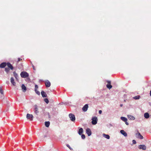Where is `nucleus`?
Here are the masks:
<instances>
[{
  "label": "nucleus",
  "instance_id": "28",
  "mask_svg": "<svg viewBox=\"0 0 151 151\" xmlns=\"http://www.w3.org/2000/svg\"><path fill=\"white\" fill-rule=\"evenodd\" d=\"M5 70L6 72L7 73H8L9 71V68H5Z\"/></svg>",
  "mask_w": 151,
  "mask_h": 151
},
{
  "label": "nucleus",
  "instance_id": "10",
  "mask_svg": "<svg viewBox=\"0 0 151 151\" xmlns=\"http://www.w3.org/2000/svg\"><path fill=\"white\" fill-rule=\"evenodd\" d=\"M108 84L106 85V87L109 89L111 88L112 87V86L111 85V81H107Z\"/></svg>",
  "mask_w": 151,
  "mask_h": 151
},
{
  "label": "nucleus",
  "instance_id": "2",
  "mask_svg": "<svg viewBox=\"0 0 151 151\" xmlns=\"http://www.w3.org/2000/svg\"><path fill=\"white\" fill-rule=\"evenodd\" d=\"M135 136L136 137L140 139H142L143 138V137L140 134V133L137 130V132L135 134Z\"/></svg>",
  "mask_w": 151,
  "mask_h": 151
},
{
  "label": "nucleus",
  "instance_id": "34",
  "mask_svg": "<svg viewBox=\"0 0 151 151\" xmlns=\"http://www.w3.org/2000/svg\"><path fill=\"white\" fill-rule=\"evenodd\" d=\"M22 60V59H20L19 58H18V62H19V61H20L21 60Z\"/></svg>",
  "mask_w": 151,
  "mask_h": 151
},
{
  "label": "nucleus",
  "instance_id": "13",
  "mask_svg": "<svg viewBox=\"0 0 151 151\" xmlns=\"http://www.w3.org/2000/svg\"><path fill=\"white\" fill-rule=\"evenodd\" d=\"M120 132L123 135L124 137H127V133L124 130H122L120 131Z\"/></svg>",
  "mask_w": 151,
  "mask_h": 151
},
{
  "label": "nucleus",
  "instance_id": "18",
  "mask_svg": "<svg viewBox=\"0 0 151 151\" xmlns=\"http://www.w3.org/2000/svg\"><path fill=\"white\" fill-rule=\"evenodd\" d=\"M6 64H7L5 63H1L0 65V67L2 68H4L6 66Z\"/></svg>",
  "mask_w": 151,
  "mask_h": 151
},
{
  "label": "nucleus",
  "instance_id": "41",
  "mask_svg": "<svg viewBox=\"0 0 151 151\" xmlns=\"http://www.w3.org/2000/svg\"><path fill=\"white\" fill-rule=\"evenodd\" d=\"M122 106H123V105L122 104L120 105V106L121 107H122Z\"/></svg>",
  "mask_w": 151,
  "mask_h": 151
},
{
  "label": "nucleus",
  "instance_id": "1",
  "mask_svg": "<svg viewBox=\"0 0 151 151\" xmlns=\"http://www.w3.org/2000/svg\"><path fill=\"white\" fill-rule=\"evenodd\" d=\"M20 75L22 77L25 78L29 76V74L27 72L23 71L21 73Z\"/></svg>",
  "mask_w": 151,
  "mask_h": 151
},
{
  "label": "nucleus",
  "instance_id": "16",
  "mask_svg": "<svg viewBox=\"0 0 151 151\" xmlns=\"http://www.w3.org/2000/svg\"><path fill=\"white\" fill-rule=\"evenodd\" d=\"M11 82L14 86H15L16 83L14 81V79L13 77L11 78Z\"/></svg>",
  "mask_w": 151,
  "mask_h": 151
},
{
  "label": "nucleus",
  "instance_id": "25",
  "mask_svg": "<svg viewBox=\"0 0 151 151\" xmlns=\"http://www.w3.org/2000/svg\"><path fill=\"white\" fill-rule=\"evenodd\" d=\"M14 76L15 77V78H16V79L17 80L18 79L17 78L18 75L15 72H13Z\"/></svg>",
  "mask_w": 151,
  "mask_h": 151
},
{
  "label": "nucleus",
  "instance_id": "11",
  "mask_svg": "<svg viewBox=\"0 0 151 151\" xmlns=\"http://www.w3.org/2000/svg\"><path fill=\"white\" fill-rule=\"evenodd\" d=\"M46 86L47 87H49L50 86V83L48 80L46 81L45 83Z\"/></svg>",
  "mask_w": 151,
  "mask_h": 151
},
{
  "label": "nucleus",
  "instance_id": "15",
  "mask_svg": "<svg viewBox=\"0 0 151 151\" xmlns=\"http://www.w3.org/2000/svg\"><path fill=\"white\" fill-rule=\"evenodd\" d=\"M22 91L23 92H24L26 91L27 90L26 87L24 86V85L23 84L22 85Z\"/></svg>",
  "mask_w": 151,
  "mask_h": 151
},
{
  "label": "nucleus",
  "instance_id": "20",
  "mask_svg": "<svg viewBox=\"0 0 151 151\" xmlns=\"http://www.w3.org/2000/svg\"><path fill=\"white\" fill-rule=\"evenodd\" d=\"M103 136L104 137H105V138L108 139H110V136L108 134H106L104 133L103 134Z\"/></svg>",
  "mask_w": 151,
  "mask_h": 151
},
{
  "label": "nucleus",
  "instance_id": "24",
  "mask_svg": "<svg viewBox=\"0 0 151 151\" xmlns=\"http://www.w3.org/2000/svg\"><path fill=\"white\" fill-rule=\"evenodd\" d=\"M140 98V96L139 95H137L134 97L133 98L135 100H137L139 99Z\"/></svg>",
  "mask_w": 151,
  "mask_h": 151
},
{
  "label": "nucleus",
  "instance_id": "33",
  "mask_svg": "<svg viewBox=\"0 0 151 151\" xmlns=\"http://www.w3.org/2000/svg\"><path fill=\"white\" fill-rule=\"evenodd\" d=\"M132 143L133 144H135L136 143V142L135 140H132Z\"/></svg>",
  "mask_w": 151,
  "mask_h": 151
},
{
  "label": "nucleus",
  "instance_id": "38",
  "mask_svg": "<svg viewBox=\"0 0 151 151\" xmlns=\"http://www.w3.org/2000/svg\"><path fill=\"white\" fill-rule=\"evenodd\" d=\"M47 114H48V116L49 118H50V115L49 113H48Z\"/></svg>",
  "mask_w": 151,
  "mask_h": 151
},
{
  "label": "nucleus",
  "instance_id": "40",
  "mask_svg": "<svg viewBox=\"0 0 151 151\" xmlns=\"http://www.w3.org/2000/svg\"><path fill=\"white\" fill-rule=\"evenodd\" d=\"M150 96H151V90L150 91Z\"/></svg>",
  "mask_w": 151,
  "mask_h": 151
},
{
  "label": "nucleus",
  "instance_id": "23",
  "mask_svg": "<svg viewBox=\"0 0 151 151\" xmlns=\"http://www.w3.org/2000/svg\"><path fill=\"white\" fill-rule=\"evenodd\" d=\"M121 119L124 122H126L127 121V118L124 117H121Z\"/></svg>",
  "mask_w": 151,
  "mask_h": 151
},
{
  "label": "nucleus",
  "instance_id": "31",
  "mask_svg": "<svg viewBox=\"0 0 151 151\" xmlns=\"http://www.w3.org/2000/svg\"><path fill=\"white\" fill-rule=\"evenodd\" d=\"M66 146L71 150H73V149L70 147V145L68 144H67Z\"/></svg>",
  "mask_w": 151,
  "mask_h": 151
},
{
  "label": "nucleus",
  "instance_id": "19",
  "mask_svg": "<svg viewBox=\"0 0 151 151\" xmlns=\"http://www.w3.org/2000/svg\"><path fill=\"white\" fill-rule=\"evenodd\" d=\"M83 132V129L82 128H80L78 130V133L80 135H81Z\"/></svg>",
  "mask_w": 151,
  "mask_h": 151
},
{
  "label": "nucleus",
  "instance_id": "26",
  "mask_svg": "<svg viewBox=\"0 0 151 151\" xmlns=\"http://www.w3.org/2000/svg\"><path fill=\"white\" fill-rule=\"evenodd\" d=\"M0 93L2 95L1 97H3L4 95V91L0 87Z\"/></svg>",
  "mask_w": 151,
  "mask_h": 151
},
{
  "label": "nucleus",
  "instance_id": "4",
  "mask_svg": "<svg viewBox=\"0 0 151 151\" xmlns=\"http://www.w3.org/2000/svg\"><path fill=\"white\" fill-rule=\"evenodd\" d=\"M69 116L71 121L74 122L75 121V117L74 114H70L69 115Z\"/></svg>",
  "mask_w": 151,
  "mask_h": 151
},
{
  "label": "nucleus",
  "instance_id": "12",
  "mask_svg": "<svg viewBox=\"0 0 151 151\" xmlns=\"http://www.w3.org/2000/svg\"><path fill=\"white\" fill-rule=\"evenodd\" d=\"M127 117L130 120H134L135 119V117L131 115H127Z\"/></svg>",
  "mask_w": 151,
  "mask_h": 151
},
{
  "label": "nucleus",
  "instance_id": "32",
  "mask_svg": "<svg viewBox=\"0 0 151 151\" xmlns=\"http://www.w3.org/2000/svg\"><path fill=\"white\" fill-rule=\"evenodd\" d=\"M38 88V86L37 85H35V89H37Z\"/></svg>",
  "mask_w": 151,
  "mask_h": 151
},
{
  "label": "nucleus",
  "instance_id": "37",
  "mask_svg": "<svg viewBox=\"0 0 151 151\" xmlns=\"http://www.w3.org/2000/svg\"><path fill=\"white\" fill-rule=\"evenodd\" d=\"M32 67H33V69L34 70H35V68L33 65H32Z\"/></svg>",
  "mask_w": 151,
  "mask_h": 151
},
{
  "label": "nucleus",
  "instance_id": "36",
  "mask_svg": "<svg viewBox=\"0 0 151 151\" xmlns=\"http://www.w3.org/2000/svg\"><path fill=\"white\" fill-rule=\"evenodd\" d=\"M125 124L127 125H129V123L127 122V121L126 122H125Z\"/></svg>",
  "mask_w": 151,
  "mask_h": 151
},
{
  "label": "nucleus",
  "instance_id": "35",
  "mask_svg": "<svg viewBox=\"0 0 151 151\" xmlns=\"http://www.w3.org/2000/svg\"><path fill=\"white\" fill-rule=\"evenodd\" d=\"M102 111L101 110H99V114H101L102 113Z\"/></svg>",
  "mask_w": 151,
  "mask_h": 151
},
{
  "label": "nucleus",
  "instance_id": "9",
  "mask_svg": "<svg viewBox=\"0 0 151 151\" xmlns=\"http://www.w3.org/2000/svg\"><path fill=\"white\" fill-rule=\"evenodd\" d=\"M86 133L87 134L88 136H90L91 134V129L89 128H87L86 130Z\"/></svg>",
  "mask_w": 151,
  "mask_h": 151
},
{
  "label": "nucleus",
  "instance_id": "27",
  "mask_svg": "<svg viewBox=\"0 0 151 151\" xmlns=\"http://www.w3.org/2000/svg\"><path fill=\"white\" fill-rule=\"evenodd\" d=\"M35 93L38 95H40V92L38 91L37 89H35Z\"/></svg>",
  "mask_w": 151,
  "mask_h": 151
},
{
  "label": "nucleus",
  "instance_id": "3",
  "mask_svg": "<svg viewBox=\"0 0 151 151\" xmlns=\"http://www.w3.org/2000/svg\"><path fill=\"white\" fill-rule=\"evenodd\" d=\"M92 124L93 125H95L97 123L98 119L96 116H94L92 118Z\"/></svg>",
  "mask_w": 151,
  "mask_h": 151
},
{
  "label": "nucleus",
  "instance_id": "30",
  "mask_svg": "<svg viewBox=\"0 0 151 151\" xmlns=\"http://www.w3.org/2000/svg\"><path fill=\"white\" fill-rule=\"evenodd\" d=\"M81 137L82 139H84L85 138V135L84 134H82L81 135Z\"/></svg>",
  "mask_w": 151,
  "mask_h": 151
},
{
  "label": "nucleus",
  "instance_id": "29",
  "mask_svg": "<svg viewBox=\"0 0 151 151\" xmlns=\"http://www.w3.org/2000/svg\"><path fill=\"white\" fill-rule=\"evenodd\" d=\"M44 101L47 104L49 103V100L48 99L46 98L44 99Z\"/></svg>",
  "mask_w": 151,
  "mask_h": 151
},
{
  "label": "nucleus",
  "instance_id": "21",
  "mask_svg": "<svg viewBox=\"0 0 151 151\" xmlns=\"http://www.w3.org/2000/svg\"><path fill=\"white\" fill-rule=\"evenodd\" d=\"M144 117L146 119H148L149 118L150 116L148 113H146L144 114Z\"/></svg>",
  "mask_w": 151,
  "mask_h": 151
},
{
  "label": "nucleus",
  "instance_id": "22",
  "mask_svg": "<svg viewBox=\"0 0 151 151\" xmlns=\"http://www.w3.org/2000/svg\"><path fill=\"white\" fill-rule=\"evenodd\" d=\"M50 122H45V125L46 127H48L50 126Z\"/></svg>",
  "mask_w": 151,
  "mask_h": 151
},
{
  "label": "nucleus",
  "instance_id": "8",
  "mask_svg": "<svg viewBox=\"0 0 151 151\" xmlns=\"http://www.w3.org/2000/svg\"><path fill=\"white\" fill-rule=\"evenodd\" d=\"M88 104H85L82 108L83 111L84 112L88 110Z\"/></svg>",
  "mask_w": 151,
  "mask_h": 151
},
{
  "label": "nucleus",
  "instance_id": "7",
  "mask_svg": "<svg viewBox=\"0 0 151 151\" xmlns=\"http://www.w3.org/2000/svg\"><path fill=\"white\" fill-rule=\"evenodd\" d=\"M138 148L139 149H142L143 150H145L146 149V147L143 145H139Z\"/></svg>",
  "mask_w": 151,
  "mask_h": 151
},
{
  "label": "nucleus",
  "instance_id": "39",
  "mask_svg": "<svg viewBox=\"0 0 151 151\" xmlns=\"http://www.w3.org/2000/svg\"><path fill=\"white\" fill-rule=\"evenodd\" d=\"M109 126H111V127H112V125L111 124H109Z\"/></svg>",
  "mask_w": 151,
  "mask_h": 151
},
{
  "label": "nucleus",
  "instance_id": "6",
  "mask_svg": "<svg viewBox=\"0 0 151 151\" xmlns=\"http://www.w3.org/2000/svg\"><path fill=\"white\" fill-rule=\"evenodd\" d=\"M26 118L27 119L30 120L31 121L33 120V116L32 114H27Z\"/></svg>",
  "mask_w": 151,
  "mask_h": 151
},
{
  "label": "nucleus",
  "instance_id": "5",
  "mask_svg": "<svg viewBox=\"0 0 151 151\" xmlns=\"http://www.w3.org/2000/svg\"><path fill=\"white\" fill-rule=\"evenodd\" d=\"M34 113H35L37 115H38V114L39 113V111H38V108L37 105L36 104H35L34 106Z\"/></svg>",
  "mask_w": 151,
  "mask_h": 151
},
{
  "label": "nucleus",
  "instance_id": "14",
  "mask_svg": "<svg viewBox=\"0 0 151 151\" xmlns=\"http://www.w3.org/2000/svg\"><path fill=\"white\" fill-rule=\"evenodd\" d=\"M6 65L9 68H10L11 70H13L14 68L13 66L12 65L9 63H7Z\"/></svg>",
  "mask_w": 151,
  "mask_h": 151
},
{
  "label": "nucleus",
  "instance_id": "17",
  "mask_svg": "<svg viewBox=\"0 0 151 151\" xmlns=\"http://www.w3.org/2000/svg\"><path fill=\"white\" fill-rule=\"evenodd\" d=\"M41 94L42 97H46L47 96V95L46 93L43 91H42L41 92Z\"/></svg>",
  "mask_w": 151,
  "mask_h": 151
}]
</instances>
